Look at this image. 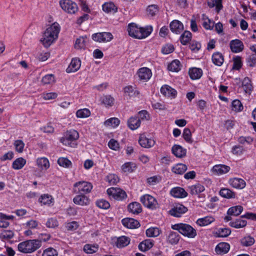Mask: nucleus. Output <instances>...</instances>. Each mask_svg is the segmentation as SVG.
I'll return each mask as SVG.
<instances>
[{
  "mask_svg": "<svg viewBox=\"0 0 256 256\" xmlns=\"http://www.w3.org/2000/svg\"><path fill=\"white\" fill-rule=\"evenodd\" d=\"M60 26L57 22H54L48 27L44 33L40 41L44 46L49 47L58 38Z\"/></svg>",
  "mask_w": 256,
  "mask_h": 256,
  "instance_id": "nucleus-1",
  "label": "nucleus"
},
{
  "mask_svg": "<svg viewBox=\"0 0 256 256\" xmlns=\"http://www.w3.org/2000/svg\"><path fill=\"white\" fill-rule=\"evenodd\" d=\"M42 245L41 241L38 240H28L20 242L18 246V250L24 254L32 253Z\"/></svg>",
  "mask_w": 256,
  "mask_h": 256,
  "instance_id": "nucleus-2",
  "label": "nucleus"
},
{
  "mask_svg": "<svg viewBox=\"0 0 256 256\" xmlns=\"http://www.w3.org/2000/svg\"><path fill=\"white\" fill-rule=\"evenodd\" d=\"M172 228L178 231L180 233L189 238H194L196 236V231L191 226L186 224L179 223L172 226Z\"/></svg>",
  "mask_w": 256,
  "mask_h": 256,
  "instance_id": "nucleus-3",
  "label": "nucleus"
},
{
  "mask_svg": "<svg viewBox=\"0 0 256 256\" xmlns=\"http://www.w3.org/2000/svg\"><path fill=\"white\" fill-rule=\"evenodd\" d=\"M92 184L86 181H80L74 184L73 192L76 194H86L90 193L92 189Z\"/></svg>",
  "mask_w": 256,
  "mask_h": 256,
  "instance_id": "nucleus-4",
  "label": "nucleus"
},
{
  "mask_svg": "<svg viewBox=\"0 0 256 256\" xmlns=\"http://www.w3.org/2000/svg\"><path fill=\"white\" fill-rule=\"evenodd\" d=\"M128 31L129 36L134 38L142 39L144 38V28L138 27L134 23H131L128 25Z\"/></svg>",
  "mask_w": 256,
  "mask_h": 256,
  "instance_id": "nucleus-5",
  "label": "nucleus"
},
{
  "mask_svg": "<svg viewBox=\"0 0 256 256\" xmlns=\"http://www.w3.org/2000/svg\"><path fill=\"white\" fill-rule=\"evenodd\" d=\"M60 4L62 8L68 14H74L78 10L77 4L71 0H61Z\"/></svg>",
  "mask_w": 256,
  "mask_h": 256,
  "instance_id": "nucleus-6",
  "label": "nucleus"
},
{
  "mask_svg": "<svg viewBox=\"0 0 256 256\" xmlns=\"http://www.w3.org/2000/svg\"><path fill=\"white\" fill-rule=\"evenodd\" d=\"M108 194L112 198L118 200H122L127 196L126 192L118 188H110L107 190Z\"/></svg>",
  "mask_w": 256,
  "mask_h": 256,
  "instance_id": "nucleus-7",
  "label": "nucleus"
},
{
  "mask_svg": "<svg viewBox=\"0 0 256 256\" xmlns=\"http://www.w3.org/2000/svg\"><path fill=\"white\" fill-rule=\"evenodd\" d=\"M92 39L98 42H107L113 39V36L110 32H102L94 34L92 36Z\"/></svg>",
  "mask_w": 256,
  "mask_h": 256,
  "instance_id": "nucleus-8",
  "label": "nucleus"
},
{
  "mask_svg": "<svg viewBox=\"0 0 256 256\" xmlns=\"http://www.w3.org/2000/svg\"><path fill=\"white\" fill-rule=\"evenodd\" d=\"M79 138L78 132L74 130L67 131L64 138L60 140L61 142L64 144H69V142L76 140Z\"/></svg>",
  "mask_w": 256,
  "mask_h": 256,
  "instance_id": "nucleus-9",
  "label": "nucleus"
},
{
  "mask_svg": "<svg viewBox=\"0 0 256 256\" xmlns=\"http://www.w3.org/2000/svg\"><path fill=\"white\" fill-rule=\"evenodd\" d=\"M188 208L181 204H176L169 210V214L174 217H180L188 211Z\"/></svg>",
  "mask_w": 256,
  "mask_h": 256,
  "instance_id": "nucleus-10",
  "label": "nucleus"
},
{
  "mask_svg": "<svg viewBox=\"0 0 256 256\" xmlns=\"http://www.w3.org/2000/svg\"><path fill=\"white\" fill-rule=\"evenodd\" d=\"M158 206V202L154 196L149 194H145V207L150 210H154Z\"/></svg>",
  "mask_w": 256,
  "mask_h": 256,
  "instance_id": "nucleus-11",
  "label": "nucleus"
},
{
  "mask_svg": "<svg viewBox=\"0 0 256 256\" xmlns=\"http://www.w3.org/2000/svg\"><path fill=\"white\" fill-rule=\"evenodd\" d=\"M230 46L232 52L234 53L240 52L244 48L243 42L238 39L231 40L230 43Z\"/></svg>",
  "mask_w": 256,
  "mask_h": 256,
  "instance_id": "nucleus-12",
  "label": "nucleus"
},
{
  "mask_svg": "<svg viewBox=\"0 0 256 256\" xmlns=\"http://www.w3.org/2000/svg\"><path fill=\"white\" fill-rule=\"evenodd\" d=\"M160 92L165 96L174 98L177 95L176 90L168 84L162 86Z\"/></svg>",
  "mask_w": 256,
  "mask_h": 256,
  "instance_id": "nucleus-13",
  "label": "nucleus"
},
{
  "mask_svg": "<svg viewBox=\"0 0 256 256\" xmlns=\"http://www.w3.org/2000/svg\"><path fill=\"white\" fill-rule=\"evenodd\" d=\"M228 183L232 187L236 189H242L246 185V183L244 180L236 178H230Z\"/></svg>",
  "mask_w": 256,
  "mask_h": 256,
  "instance_id": "nucleus-14",
  "label": "nucleus"
},
{
  "mask_svg": "<svg viewBox=\"0 0 256 256\" xmlns=\"http://www.w3.org/2000/svg\"><path fill=\"white\" fill-rule=\"evenodd\" d=\"M170 195L176 198H184L187 196L188 193L184 188L180 187H175L170 191Z\"/></svg>",
  "mask_w": 256,
  "mask_h": 256,
  "instance_id": "nucleus-15",
  "label": "nucleus"
},
{
  "mask_svg": "<svg viewBox=\"0 0 256 256\" xmlns=\"http://www.w3.org/2000/svg\"><path fill=\"white\" fill-rule=\"evenodd\" d=\"M170 30L176 34H180L184 30L183 24L178 20H172L170 24Z\"/></svg>",
  "mask_w": 256,
  "mask_h": 256,
  "instance_id": "nucleus-16",
  "label": "nucleus"
},
{
  "mask_svg": "<svg viewBox=\"0 0 256 256\" xmlns=\"http://www.w3.org/2000/svg\"><path fill=\"white\" fill-rule=\"evenodd\" d=\"M81 65L80 60L78 58H72L71 62L66 70L68 73L74 72L78 71Z\"/></svg>",
  "mask_w": 256,
  "mask_h": 256,
  "instance_id": "nucleus-17",
  "label": "nucleus"
},
{
  "mask_svg": "<svg viewBox=\"0 0 256 256\" xmlns=\"http://www.w3.org/2000/svg\"><path fill=\"white\" fill-rule=\"evenodd\" d=\"M115 246L118 248H122L127 246L130 242V238L126 236H121L114 240Z\"/></svg>",
  "mask_w": 256,
  "mask_h": 256,
  "instance_id": "nucleus-18",
  "label": "nucleus"
},
{
  "mask_svg": "<svg viewBox=\"0 0 256 256\" xmlns=\"http://www.w3.org/2000/svg\"><path fill=\"white\" fill-rule=\"evenodd\" d=\"M74 202L80 206H87L90 203V200L85 194H78L73 199Z\"/></svg>",
  "mask_w": 256,
  "mask_h": 256,
  "instance_id": "nucleus-19",
  "label": "nucleus"
},
{
  "mask_svg": "<svg viewBox=\"0 0 256 256\" xmlns=\"http://www.w3.org/2000/svg\"><path fill=\"white\" fill-rule=\"evenodd\" d=\"M122 224L128 228H136L140 226V223L137 220L132 218H125L122 221Z\"/></svg>",
  "mask_w": 256,
  "mask_h": 256,
  "instance_id": "nucleus-20",
  "label": "nucleus"
},
{
  "mask_svg": "<svg viewBox=\"0 0 256 256\" xmlns=\"http://www.w3.org/2000/svg\"><path fill=\"white\" fill-rule=\"evenodd\" d=\"M230 167L224 164H217L213 166L212 170L214 173L221 175L228 172L230 170Z\"/></svg>",
  "mask_w": 256,
  "mask_h": 256,
  "instance_id": "nucleus-21",
  "label": "nucleus"
},
{
  "mask_svg": "<svg viewBox=\"0 0 256 256\" xmlns=\"http://www.w3.org/2000/svg\"><path fill=\"white\" fill-rule=\"evenodd\" d=\"M230 246L226 242H220L216 247L215 250L217 254H226L230 250Z\"/></svg>",
  "mask_w": 256,
  "mask_h": 256,
  "instance_id": "nucleus-22",
  "label": "nucleus"
},
{
  "mask_svg": "<svg viewBox=\"0 0 256 256\" xmlns=\"http://www.w3.org/2000/svg\"><path fill=\"white\" fill-rule=\"evenodd\" d=\"M172 154L178 158H182L186 154V150L182 146L174 144L172 148Z\"/></svg>",
  "mask_w": 256,
  "mask_h": 256,
  "instance_id": "nucleus-23",
  "label": "nucleus"
},
{
  "mask_svg": "<svg viewBox=\"0 0 256 256\" xmlns=\"http://www.w3.org/2000/svg\"><path fill=\"white\" fill-rule=\"evenodd\" d=\"M140 120L139 117L132 116L128 120V128L132 130L137 129L140 125Z\"/></svg>",
  "mask_w": 256,
  "mask_h": 256,
  "instance_id": "nucleus-24",
  "label": "nucleus"
},
{
  "mask_svg": "<svg viewBox=\"0 0 256 256\" xmlns=\"http://www.w3.org/2000/svg\"><path fill=\"white\" fill-rule=\"evenodd\" d=\"M180 238V236L177 232L170 231L166 236V242L170 244L175 245L179 242Z\"/></svg>",
  "mask_w": 256,
  "mask_h": 256,
  "instance_id": "nucleus-25",
  "label": "nucleus"
},
{
  "mask_svg": "<svg viewBox=\"0 0 256 256\" xmlns=\"http://www.w3.org/2000/svg\"><path fill=\"white\" fill-rule=\"evenodd\" d=\"M190 192L192 195H198L205 190L204 186L200 184H196L188 186Z\"/></svg>",
  "mask_w": 256,
  "mask_h": 256,
  "instance_id": "nucleus-26",
  "label": "nucleus"
},
{
  "mask_svg": "<svg viewBox=\"0 0 256 256\" xmlns=\"http://www.w3.org/2000/svg\"><path fill=\"white\" fill-rule=\"evenodd\" d=\"M128 210L130 212L133 214H138L142 212V208L140 203L138 202H132L128 205Z\"/></svg>",
  "mask_w": 256,
  "mask_h": 256,
  "instance_id": "nucleus-27",
  "label": "nucleus"
},
{
  "mask_svg": "<svg viewBox=\"0 0 256 256\" xmlns=\"http://www.w3.org/2000/svg\"><path fill=\"white\" fill-rule=\"evenodd\" d=\"M215 220L212 216H206L197 220L196 224L200 226H204L210 224Z\"/></svg>",
  "mask_w": 256,
  "mask_h": 256,
  "instance_id": "nucleus-28",
  "label": "nucleus"
},
{
  "mask_svg": "<svg viewBox=\"0 0 256 256\" xmlns=\"http://www.w3.org/2000/svg\"><path fill=\"white\" fill-rule=\"evenodd\" d=\"M190 77L192 80H198L201 78L202 75V70L201 68H190L188 71Z\"/></svg>",
  "mask_w": 256,
  "mask_h": 256,
  "instance_id": "nucleus-29",
  "label": "nucleus"
},
{
  "mask_svg": "<svg viewBox=\"0 0 256 256\" xmlns=\"http://www.w3.org/2000/svg\"><path fill=\"white\" fill-rule=\"evenodd\" d=\"M104 12L106 13H116L118 11L117 6L112 2H105L102 6Z\"/></svg>",
  "mask_w": 256,
  "mask_h": 256,
  "instance_id": "nucleus-30",
  "label": "nucleus"
},
{
  "mask_svg": "<svg viewBox=\"0 0 256 256\" xmlns=\"http://www.w3.org/2000/svg\"><path fill=\"white\" fill-rule=\"evenodd\" d=\"M219 194L222 198L230 199L236 197V193L228 188H222L219 192Z\"/></svg>",
  "mask_w": 256,
  "mask_h": 256,
  "instance_id": "nucleus-31",
  "label": "nucleus"
},
{
  "mask_svg": "<svg viewBox=\"0 0 256 256\" xmlns=\"http://www.w3.org/2000/svg\"><path fill=\"white\" fill-rule=\"evenodd\" d=\"M212 61L215 65L221 66L224 62V56L219 52H214L212 56Z\"/></svg>",
  "mask_w": 256,
  "mask_h": 256,
  "instance_id": "nucleus-32",
  "label": "nucleus"
},
{
  "mask_svg": "<svg viewBox=\"0 0 256 256\" xmlns=\"http://www.w3.org/2000/svg\"><path fill=\"white\" fill-rule=\"evenodd\" d=\"M162 230L158 227H150L148 228L146 231V235L148 237L156 238L158 236Z\"/></svg>",
  "mask_w": 256,
  "mask_h": 256,
  "instance_id": "nucleus-33",
  "label": "nucleus"
},
{
  "mask_svg": "<svg viewBox=\"0 0 256 256\" xmlns=\"http://www.w3.org/2000/svg\"><path fill=\"white\" fill-rule=\"evenodd\" d=\"M207 2L210 8L215 7L217 12H219L222 8V0H208Z\"/></svg>",
  "mask_w": 256,
  "mask_h": 256,
  "instance_id": "nucleus-34",
  "label": "nucleus"
},
{
  "mask_svg": "<svg viewBox=\"0 0 256 256\" xmlns=\"http://www.w3.org/2000/svg\"><path fill=\"white\" fill-rule=\"evenodd\" d=\"M182 65L178 60H172L168 66V70L173 72H178L181 70Z\"/></svg>",
  "mask_w": 256,
  "mask_h": 256,
  "instance_id": "nucleus-35",
  "label": "nucleus"
},
{
  "mask_svg": "<svg viewBox=\"0 0 256 256\" xmlns=\"http://www.w3.org/2000/svg\"><path fill=\"white\" fill-rule=\"evenodd\" d=\"M36 164L41 170H47L50 167L48 160L46 158H38L36 160Z\"/></svg>",
  "mask_w": 256,
  "mask_h": 256,
  "instance_id": "nucleus-36",
  "label": "nucleus"
},
{
  "mask_svg": "<svg viewBox=\"0 0 256 256\" xmlns=\"http://www.w3.org/2000/svg\"><path fill=\"white\" fill-rule=\"evenodd\" d=\"M14 216H6L4 214H0V228H5L9 226V222L7 221L8 220H12Z\"/></svg>",
  "mask_w": 256,
  "mask_h": 256,
  "instance_id": "nucleus-37",
  "label": "nucleus"
},
{
  "mask_svg": "<svg viewBox=\"0 0 256 256\" xmlns=\"http://www.w3.org/2000/svg\"><path fill=\"white\" fill-rule=\"evenodd\" d=\"M26 164V160L22 158H18L14 160L12 164L14 170H20Z\"/></svg>",
  "mask_w": 256,
  "mask_h": 256,
  "instance_id": "nucleus-38",
  "label": "nucleus"
},
{
  "mask_svg": "<svg viewBox=\"0 0 256 256\" xmlns=\"http://www.w3.org/2000/svg\"><path fill=\"white\" fill-rule=\"evenodd\" d=\"M243 210V208L241 206H236L228 208L227 214L228 215L238 216L240 215Z\"/></svg>",
  "mask_w": 256,
  "mask_h": 256,
  "instance_id": "nucleus-39",
  "label": "nucleus"
},
{
  "mask_svg": "<svg viewBox=\"0 0 256 256\" xmlns=\"http://www.w3.org/2000/svg\"><path fill=\"white\" fill-rule=\"evenodd\" d=\"M246 224L247 222L246 220L239 218L234 221L230 222L229 225L236 228H240L246 226Z\"/></svg>",
  "mask_w": 256,
  "mask_h": 256,
  "instance_id": "nucleus-40",
  "label": "nucleus"
},
{
  "mask_svg": "<svg viewBox=\"0 0 256 256\" xmlns=\"http://www.w3.org/2000/svg\"><path fill=\"white\" fill-rule=\"evenodd\" d=\"M186 170L187 166L186 164H178L172 168V171L176 174H182Z\"/></svg>",
  "mask_w": 256,
  "mask_h": 256,
  "instance_id": "nucleus-41",
  "label": "nucleus"
},
{
  "mask_svg": "<svg viewBox=\"0 0 256 256\" xmlns=\"http://www.w3.org/2000/svg\"><path fill=\"white\" fill-rule=\"evenodd\" d=\"M242 88L246 93H250L252 89V86L250 79L248 77L244 78L242 82Z\"/></svg>",
  "mask_w": 256,
  "mask_h": 256,
  "instance_id": "nucleus-42",
  "label": "nucleus"
},
{
  "mask_svg": "<svg viewBox=\"0 0 256 256\" xmlns=\"http://www.w3.org/2000/svg\"><path fill=\"white\" fill-rule=\"evenodd\" d=\"M192 34L190 31L186 30L180 36V41L182 44L186 45L191 40Z\"/></svg>",
  "mask_w": 256,
  "mask_h": 256,
  "instance_id": "nucleus-43",
  "label": "nucleus"
},
{
  "mask_svg": "<svg viewBox=\"0 0 256 256\" xmlns=\"http://www.w3.org/2000/svg\"><path fill=\"white\" fill-rule=\"evenodd\" d=\"M98 249V246L96 244H86L84 246V250L88 254H92L97 252Z\"/></svg>",
  "mask_w": 256,
  "mask_h": 256,
  "instance_id": "nucleus-44",
  "label": "nucleus"
},
{
  "mask_svg": "<svg viewBox=\"0 0 256 256\" xmlns=\"http://www.w3.org/2000/svg\"><path fill=\"white\" fill-rule=\"evenodd\" d=\"M124 94H127L130 96H136L140 94L139 92L137 90H134L132 86H125L124 88Z\"/></svg>",
  "mask_w": 256,
  "mask_h": 256,
  "instance_id": "nucleus-45",
  "label": "nucleus"
},
{
  "mask_svg": "<svg viewBox=\"0 0 256 256\" xmlns=\"http://www.w3.org/2000/svg\"><path fill=\"white\" fill-rule=\"evenodd\" d=\"M86 36H81L77 38L74 44L75 48L77 49L84 48L86 46Z\"/></svg>",
  "mask_w": 256,
  "mask_h": 256,
  "instance_id": "nucleus-46",
  "label": "nucleus"
},
{
  "mask_svg": "<svg viewBox=\"0 0 256 256\" xmlns=\"http://www.w3.org/2000/svg\"><path fill=\"white\" fill-rule=\"evenodd\" d=\"M136 167L135 164L132 162H128L122 166V168L124 172H132L134 170Z\"/></svg>",
  "mask_w": 256,
  "mask_h": 256,
  "instance_id": "nucleus-47",
  "label": "nucleus"
},
{
  "mask_svg": "<svg viewBox=\"0 0 256 256\" xmlns=\"http://www.w3.org/2000/svg\"><path fill=\"white\" fill-rule=\"evenodd\" d=\"M254 238L250 236H244L240 240L241 244L244 246H251L254 243Z\"/></svg>",
  "mask_w": 256,
  "mask_h": 256,
  "instance_id": "nucleus-48",
  "label": "nucleus"
},
{
  "mask_svg": "<svg viewBox=\"0 0 256 256\" xmlns=\"http://www.w3.org/2000/svg\"><path fill=\"white\" fill-rule=\"evenodd\" d=\"M58 164L61 166L69 168L72 166V162L66 158L61 157L58 160Z\"/></svg>",
  "mask_w": 256,
  "mask_h": 256,
  "instance_id": "nucleus-49",
  "label": "nucleus"
},
{
  "mask_svg": "<svg viewBox=\"0 0 256 256\" xmlns=\"http://www.w3.org/2000/svg\"><path fill=\"white\" fill-rule=\"evenodd\" d=\"M120 123V120L118 118H112L106 120L104 124L106 126H112L114 128L118 126Z\"/></svg>",
  "mask_w": 256,
  "mask_h": 256,
  "instance_id": "nucleus-50",
  "label": "nucleus"
},
{
  "mask_svg": "<svg viewBox=\"0 0 256 256\" xmlns=\"http://www.w3.org/2000/svg\"><path fill=\"white\" fill-rule=\"evenodd\" d=\"M158 11V8L157 5L152 4L148 6L146 12L148 16H154Z\"/></svg>",
  "mask_w": 256,
  "mask_h": 256,
  "instance_id": "nucleus-51",
  "label": "nucleus"
},
{
  "mask_svg": "<svg viewBox=\"0 0 256 256\" xmlns=\"http://www.w3.org/2000/svg\"><path fill=\"white\" fill-rule=\"evenodd\" d=\"M232 110L236 112H239L243 110V106L240 100H234L232 103Z\"/></svg>",
  "mask_w": 256,
  "mask_h": 256,
  "instance_id": "nucleus-52",
  "label": "nucleus"
},
{
  "mask_svg": "<svg viewBox=\"0 0 256 256\" xmlns=\"http://www.w3.org/2000/svg\"><path fill=\"white\" fill-rule=\"evenodd\" d=\"M14 233L10 230H4L0 234V238L2 240H9L14 237Z\"/></svg>",
  "mask_w": 256,
  "mask_h": 256,
  "instance_id": "nucleus-53",
  "label": "nucleus"
},
{
  "mask_svg": "<svg viewBox=\"0 0 256 256\" xmlns=\"http://www.w3.org/2000/svg\"><path fill=\"white\" fill-rule=\"evenodd\" d=\"M231 234V230L228 228H220L216 234L218 237L224 238L228 236Z\"/></svg>",
  "mask_w": 256,
  "mask_h": 256,
  "instance_id": "nucleus-54",
  "label": "nucleus"
},
{
  "mask_svg": "<svg viewBox=\"0 0 256 256\" xmlns=\"http://www.w3.org/2000/svg\"><path fill=\"white\" fill-rule=\"evenodd\" d=\"M182 136L184 140L189 144H192L193 140L192 138V133L190 130L188 128H185L184 130Z\"/></svg>",
  "mask_w": 256,
  "mask_h": 256,
  "instance_id": "nucleus-55",
  "label": "nucleus"
},
{
  "mask_svg": "<svg viewBox=\"0 0 256 256\" xmlns=\"http://www.w3.org/2000/svg\"><path fill=\"white\" fill-rule=\"evenodd\" d=\"M232 68L236 70H239L242 66V58L240 56H236L233 58Z\"/></svg>",
  "mask_w": 256,
  "mask_h": 256,
  "instance_id": "nucleus-56",
  "label": "nucleus"
},
{
  "mask_svg": "<svg viewBox=\"0 0 256 256\" xmlns=\"http://www.w3.org/2000/svg\"><path fill=\"white\" fill-rule=\"evenodd\" d=\"M76 115L80 118H88L90 115V112L88 108L80 109L76 112Z\"/></svg>",
  "mask_w": 256,
  "mask_h": 256,
  "instance_id": "nucleus-57",
  "label": "nucleus"
},
{
  "mask_svg": "<svg viewBox=\"0 0 256 256\" xmlns=\"http://www.w3.org/2000/svg\"><path fill=\"white\" fill-rule=\"evenodd\" d=\"M51 196L48 194L42 195L38 200V202L43 204H50L52 202Z\"/></svg>",
  "mask_w": 256,
  "mask_h": 256,
  "instance_id": "nucleus-58",
  "label": "nucleus"
},
{
  "mask_svg": "<svg viewBox=\"0 0 256 256\" xmlns=\"http://www.w3.org/2000/svg\"><path fill=\"white\" fill-rule=\"evenodd\" d=\"M246 151L245 149L243 148V146L236 145L234 146L232 149V152L236 156H241L244 154V152Z\"/></svg>",
  "mask_w": 256,
  "mask_h": 256,
  "instance_id": "nucleus-59",
  "label": "nucleus"
},
{
  "mask_svg": "<svg viewBox=\"0 0 256 256\" xmlns=\"http://www.w3.org/2000/svg\"><path fill=\"white\" fill-rule=\"evenodd\" d=\"M54 82V76L53 74H47L44 76L42 80V82L44 84H50Z\"/></svg>",
  "mask_w": 256,
  "mask_h": 256,
  "instance_id": "nucleus-60",
  "label": "nucleus"
},
{
  "mask_svg": "<svg viewBox=\"0 0 256 256\" xmlns=\"http://www.w3.org/2000/svg\"><path fill=\"white\" fill-rule=\"evenodd\" d=\"M101 101L106 106H112L114 104V99L110 96H105L101 98Z\"/></svg>",
  "mask_w": 256,
  "mask_h": 256,
  "instance_id": "nucleus-61",
  "label": "nucleus"
},
{
  "mask_svg": "<svg viewBox=\"0 0 256 256\" xmlns=\"http://www.w3.org/2000/svg\"><path fill=\"white\" fill-rule=\"evenodd\" d=\"M119 180L118 177L114 174H109L106 176V181L111 185L116 184Z\"/></svg>",
  "mask_w": 256,
  "mask_h": 256,
  "instance_id": "nucleus-62",
  "label": "nucleus"
},
{
  "mask_svg": "<svg viewBox=\"0 0 256 256\" xmlns=\"http://www.w3.org/2000/svg\"><path fill=\"white\" fill-rule=\"evenodd\" d=\"M42 256H58V252L56 250L52 248H48L43 252Z\"/></svg>",
  "mask_w": 256,
  "mask_h": 256,
  "instance_id": "nucleus-63",
  "label": "nucleus"
},
{
  "mask_svg": "<svg viewBox=\"0 0 256 256\" xmlns=\"http://www.w3.org/2000/svg\"><path fill=\"white\" fill-rule=\"evenodd\" d=\"M96 205L100 208L102 209H108L110 207V203L104 199L98 200L96 202Z\"/></svg>",
  "mask_w": 256,
  "mask_h": 256,
  "instance_id": "nucleus-64",
  "label": "nucleus"
}]
</instances>
